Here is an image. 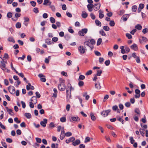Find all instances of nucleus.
Instances as JSON below:
<instances>
[{
	"label": "nucleus",
	"instance_id": "60",
	"mask_svg": "<svg viewBox=\"0 0 148 148\" xmlns=\"http://www.w3.org/2000/svg\"><path fill=\"white\" fill-rule=\"evenodd\" d=\"M14 121L17 123H20V121L18 120V118L17 117L15 118L14 119Z\"/></svg>",
	"mask_w": 148,
	"mask_h": 148
},
{
	"label": "nucleus",
	"instance_id": "54",
	"mask_svg": "<svg viewBox=\"0 0 148 148\" xmlns=\"http://www.w3.org/2000/svg\"><path fill=\"white\" fill-rule=\"evenodd\" d=\"M58 40V38L57 37H54L52 38V41L55 42H57Z\"/></svg>",
	"mask_w": 148,
	"mask_h": 148
},
{
	"label": "nucleus",
	"instance_id": "36",
	"mask_svg": "<svg viewBox=\"0 0 148 148\" xmlns=\"http://www.w3.org/2000/svg\"><path fill=\"white\" fill-rule=\"evenodd\" d=\"M124 47L122 46L120 47V48L121 49V53L123 54H124L125 53V50L124 49Z\"/></svg>",
	"mask_w": 148,
	"mask_h": 148
},
{
	"label": "nucleus",
	"instance_id": "32",
	"mask_svg": "<svg viewBox=\"0 0 148 148\" xmlns=\"http://www.w3.org/2000/svg\"><path fill=\"white\" fill-rule=\"evenodd\" d=\"M49 20L50 22L52 23H54L56 22L55 19L53 17H50Z\"/></svg>",
	"mask_w": 148,
	"mask_h": 148
},
{
	"label": "nucleus",
	"instance_id": "28",
	"mask_svg": "<svg viewBox=\"0 0 148 148\" xmlns=\"http://www.w3.org/2000/svg\"><path fill=\"white\" fill-rule=\"evenodd\" d=\"M134 111L137 114H138L139 116H140V112L138 108H135L134 110Z\"/></svg>",
	"mask_w": 148,
	"mask_h": 148
},
{
	"label": "nucleus",
	"instance_id": "5",
	"mask_svg": "<svg viewBox=\"0 0 148 148\" xmlns=\"http://www.w3.org/2000/svg\"><path fill=\"white\" fill-rule=\"evenodd\" d=\"M9 92L12 94H14L15 93V89L14 87L10 86L8 88Z\"/></svg>",
	"mask_w": 148,
	"mask_h": 148
},
{
	"label": "nucleus",
	"instance_id": "30",
	"mask_svg": "<svg viewBox=\"0 0 148 148\" xmlns=\"http://www.w3.org/2000/svg\"><path fill=\"white\" fill-rule=\"evenodd\" d=\"M8 40L10 42H11L13 43H15V41L12 37H9L8 38Z\"/></svg>",
	"mask_w": 148,
	"mask_h": 148
},
{
	"label": "nucleus",
	"instance_id": "43",
	"mask_svg": "<svg viewBox=\"0 0 148 148\" xmlns=\"http://www.w3.org/2000/svg\"><path fill=\"white\" fill-rule=\"evenodd\" d=\"M60 120L62 122H65L66 121V119L65 117H62L60 118Z\"/></svg>",
	"mask_w": 148,
	"mask_h": 148
},
{
	"label": "nucleus",
	"instance_id": "39",
	"mask_svg": "<svg viewBox=\"0 0 148 148\" xmlns=\"http://www.w3.org/2000/svg\"><path fill=\"white\" fill-rule=\"evenodd\" d=\"M21 25L20 22H18L16 24V27L17 28H20L21 27Z\"/></svg>",
	"mask_w": 148,
	"mask_h": 148
},
{
	"label": "nucleus",
	"instance_id": "38",
	"mask_svg": "<svg viewBox=\"0 0 148 148\" xmlns=\"http://www.w3.org/2000/svg\"><path fill=\"white\" fill-rule=\"evenodd\" d=\"M102 42V39L101 38H99L97 41V46H99L101 44Z\"/></svg>",
	"mask_w": 148,
	"mask_h": 148
},
{
	"label": "nucleus",
	"instance_id": "20",
	"mask_svg": "<svg viewBox=\"0 0 148 148\" xmlns=\"http://www.w3.org/2000/svg\"><path fill=\"white\" fill-rule=\"evenodd\" d=\"M116 118L118 121L121 122L122 124H124V120L122 118H121L120 116H116Z\"/></svg>",
	"mask_w": 148,
	"mask_h": 148
},
{
	"label": "nucleus",
	"instance_id": "7",
	"mask_svg": "<svg viewBox=\"0 0 148 148\" xmlns=\"http://www.w3.org/2000/svg\"><path fill=\"white\" fill-rule=\"evenodd\" d=\"M47 123V120L46 119H43V121H42L40 122V124L41 125L44 127H45L46 126V124Z\"/></svg>",
	"mask_w": 148,
	"mask_h": 148
},
{
	"label": "nucleus",
	"instance_id": "62",
	"mask_svg": "<svg viewBox=\"0 0 148 148\" xmlns=\"http://www.w3.org/2000/svg\"><path fill=\"white\" fill-rule=\"evenodd\" d=\"M36 140L37 143H40L41 142V140L40 138H36Z\"/></svg>",
	"mask_w": 148,
	"mask_h": 148
},
{
	"label": "nucleus",
	"instance_id": "18",
	"mask_svg": "<svg viewBox=\"0 0 148 148\" xmlns=\"http://www.w3.org/2000/svg\"><path fill=\"white\" fill-rule=\"evenodd\" d=\"M129 16V14H125L122 17V18L123 21H125L127 20Z\"/></svg>",
	"mask_w": 148,
	"mask_h": 148
},
{
	"label": "nucleus",
	"instance_id": "45",
	"mask_svg": "<svg viewBox=\"0 0 148 148\" xmlns=\"http://www.w3.org/2000/svg\"><path fill=\"white\" fill-rule=\"evenodd\" d=\"M103 29L106 31H108L110 30V28L108 26H104L103 27Z\"/></svg>",
	"mask_w": 148,
	"mask_h": 148
},
{
	"label": "nucleus",
	"instance_id": "51",
	"mask_svg": "<svg viewBox=\"0 0 148 148\" xmlns=\"http://www.w3.org/2000/svg\"><path fill=\"white\" fill-rule=\"evenodd\" d=\"M31 5L33 7H35L36 5V3L35 2L33 1H32L30 2Z\"/></svg>",
	"mask_w": 148,
	"mask_h": 148
},
{
	"label": "nucleus",
	"instance_id": "6",
	"mask_svg": "<svg viewBox=\"0 0 148 148\" xmlns=\"http://www.w3.org/2000/svg\"><path fill=\"white\" fill-rule=\"evenodd\" d=\"M78 50L81 53H84L86 51V49L84 48L83 46H80L78 48Z\"/></svg>",
	"mask_w": 148,
	"mask_h": 148
},
{
	"label": "nucleus",
	"instance_id": "21",
	"mask_svg": "<svg viewBox=\"0 0 148 148\" xmlns=\"http://www.w3.org/2000/svg\"><path fill=\"white\" fill-rule=\"evenodd\" d=\"M71 120L73 121H79L80 120V119L79 118V117L77 116V117H75V116H72L71 117Z\"/></svg>",
	"mask_w": 148,
	"mask_h": 148
},
{
	"label": "nucleus",
	"instance_id": "44",
	"mask_svg": "<svg viewBox=\"0 0 148 148\" xmlns=\"http://www.w3.org/2000/svg\"><path fill=\"white\" fill-rule=\"evenodd\" d=\"M55 126L53 122H51L49 124V128H52L54 127Z\"/></svg>",
	"mask_w": 148,
	"mask_h": 148
},
{
	"label": "nucleus",
	"instance_id": "48",
	"mask_svg": "<svg viewBox=\"0 0 148 148\" xmlns=\"http://www.w3.org/2000/svg\"><path fill=\"white\" fill-rule=\"evenodd\" d=\"M126 36L129 39H131L132 37V35L129 33L126 34Z\"/></svg>",
	"mask_w": 148,
	"mask_h": 148
},
{
	"label": "nucleus",
	"instance_id": "57",
	"mask_svg": "<svg viewBox=\"0 0 148 148\" xmlns=\"http://www.w3.org/2000/svg\"><path fill=\"white\" fill-rule=\"evenodd\" d=\"M130 143L132 144H133L134 143L135 140L133 139V138L132 137H130Z\"/></svg>",
	"mask_w": 148,
	"mask_h": 148
},
{
	"label": "nucleus",
	"instance_id": "64",
	"mask_svg": "<svg viewBox=\"0 0 148 148\" xmlns=\"http://www.w3.org/2000/svg\"><path fill=\"white\" fill-rule=\"evenodd\" d=\"M90 138L89 137H87L85 138L84 142H85V143H87V142H88L90 141Z\"/></svg>",
	"mask_w": 148,
	"mask_h": 148
},
{
	"label": "nucleus",
	"instance_id": "8",
	"mask_svg": "<svg viewBox=\"0 0 148 148\" xmlns=\"http://www.w3.org/2000/svg\"><path fill=\"white\" fill-rule=\"evenodd\" d=\"M38 76L40 78V81L43 82H45L46 81V79L45 78V76L43 75L42 74H39L38 75Z\"/></svg>",
	"mask_w": 148,
	"mask_h": 148
},
{
	"label": "nucleus",
	"instance_id": "4",
	"mask_svg": "<svg viewBox=\"0 0 148 148\" xmlns=\"http://www.w3.org/2000/svg\"><path fill=\"white\" fill-rule=\"evenodd\" d=\"M88 31V29L87 28L82 29L81 30L78 32V34L81 36H84L85 34H86Z\"/></svg>",
	"mask_w": 148,
	"mask_h": 148
},
{
	"label": "nucleus",
	"instance_id": "56",
	"mask_svg": "<svg viewBox=\"0 0 148 148\" xmlns=\"http://www.w3.org/2000/svg\"><path fill=\"white\" fill-rule=\"evenodd\" d=\"M85 78V76L82 75H80L79 76V79L80 80H83Z\"/></svg>",
	"mask_w": 148,
	"mask_h": 148
},
{
	"label": "nucleus",
	"instance_id": "15",
	"mask_svg": "<svg viewBox=\"0 0 148 148\" xmlns=\"http://www.w3.org/2000/svg\"><path fill=\"white\" fill-rule=\"evenodd\" d=\"M130 47L132 49L135 51H137L138 49L137 45L135 44H134L130 46Z\"/></svg>",
	"mask_w": 148,
	"mask_h": 148
},
{
	"label": "nucleus",
	"instance_id": "24",
	"mask_svg": "<svg viewBox=\"0 0 148 148\" xmlns=\"http://www.w3.org/2000/svg\"><path fill=\"white\" fill-rule=\"evenodd\" d=\"M99 18H102L104 16V14H102V13H103V12L101 10H99Z\"/></svg>",
	"mask_w": 148,
	"mask_h": 148
},
{
	"label": "nucleus",
	"instance_id": "14",
	"mask_svg": "<svg viewBox=\"0 0 148 148\" xmlns=\"http://www.w3.org/2000/svg\"><path fill=\"white\" fill-rule=\"evenodd\" d=\"M5 108L7 112L10 115L13 116L14 114V113L13 112L12 110L11 109L9 108L8 107H6Z\"/></svg>",
	"mask_w": 148,
	"mask_h": 148
},
{
	"label": "nucleus",
	"instance_id": "10",
	"mask_svg": "<svg viewBox=\"0 0 148 148\" xmlns=\"http://www.w3.org/2000/svg\"><path fill=\"white\" fill-rule=\"evenodd\" d=\"M142 39H139V42L141 44H144L145 42L147 41V39L144 36L142 37Z\"/></svg>",
	"mask_w": 148,
	"mask_h": 148
},
{
	"label": "nucleus",
	"instance_id": "55",
	"mask_svg": "<svg viewBox=\"0 0 148 148\" xmlns=\"http://www.w3.org/2000/svg\"><path fill=\"white\" fill-rule=\"evenodd\" d=\"M112 109L114 111H116L118 109V106L116 105L113 106L112 107Z\"/></svg>",
	"mask_w": 148,
	"mask_h": 148
},
{
	"label": "nucleus",
	"instance_id": "16",
	"mask_svg": "<svg viewBox=\"0 0 148 148\" xmlns=\"http://www.w3.org/2000/svg\"><path fill=\"white\" fill-rule=\"evenodd\" d=\"M75 140V138L74 137H72L69 138V139H67L65 142L67 144L69 143L70 142H73Z\"/></svg>",
	"mask_w": 148,
	"mask_h": 148
},
{
	"label": "nucleus",
	"instance_id": "50",
	"mask_svg": "<svg viewBox=\"0 0 148 148\" xmlns=\"http://www.w3.org/2000/svg\"><path fill=\"white\" fill-rule=\"evenodd\" d=\"M92 73V71L91 70L88 71L85 74L86 75H91Z\"/></svg>",
	"mask_w": 148,
	"mask_h": 148
},
{
	"label": "nucleus",
	"instance_id": "37",
	"mask_svg": "<svg viewBox=\"0 0 148 148\" xmlns=\"http://www.w3.org/2000/svg\"><path fill=\"white\" fill-rule=\"evenodd\" d=\"M102 73V71L101 70H98L97 71V73L96 75L97 76H100L101 75Z\"/></svg>",
	"mask_w": 148,
	"mask_h": 148
},
{
	"label": "nucleus",
	"instance_id": "59",
	"mask_svg": "<svg viewBox=\"0 0 148 148\" xmlns=\"http://www.w3.org/2000/svg\"><path fill=\"white\" fill-rule=\"evenodd\" d=\"M110 62V60H107L105 62V64L106 66H108L109 65Z\"/></svg>",
	"mask_w": 148,
	"mask_h": 148
},
{
	"label": "nucleus",
	"instance_id": "29",
	"mask_svg": "<svg viewBox=\"0 0 148 148\" xmlns=\"http://www.w3.org/2000/svg\"><path fill=\"white\" fill-rule=\"evenodd\" d=\"M67 87H68L69 88V90H70L69 92H71V91L72 90H74V88L72 87L71 85L70 84H68L67 85Z\"/></svg>",
	"mask_w": 148,
	"mask_h": 148
},
{
	"label": "nucleus",
	"instance_id": "33",
	"mask_svg": "<svg viewBox=\"0 0 148 148\" xmlns=\"http://www.w3.org/2000/svg\"><path fill=\"white\" fill-rule=\"evenodd\" d=\"M135 28L138 30H141L142 28V27L140 25L137 24L135 26Z\"/></svg>",
	"mask_w": 148,
	"mask_h": 148
},
{
	"label": "nucleus",
	"instance_id": "2",
	"mask_svg": "<svg viewBox=\"0 0 148 148\" xmlns=\"http://www.w3.org/2000/svg\"><path fill=\"white\" fill-rule=\"evenodd\" d=\"M111 111L110 109L104 110L101 112V114L104 117H106L110 114Z\"/></svg>",
	"mask_w": 148,
	"mask_h": 148
},
{
	"label": "nucleus",
	"instance_id": "31",
	"mask_svg": "<svg viewBox=\"0 0 148 148\" xmlns=\"http://www.w3.org/2000/svg\"><path fill=\"white\" fill-rule=\"evenodd\" d=\"M95 88L97 89H99L101 88V86L100 83L98 82V83L95 84Z\"/></svg>",
	"mask_w": 148,
	"mask_h": 148
},
{
	"label": "nucleus",
	"instance_id": "1",
	"mask_svg": "<svg viewBox=\"0 0 148 148\" xmlns=\"http://www.w3.org/2000/svg\"><path fill=\"white\" fill-rule=\"evenodd\" d=\"M6 62L4 61L3 59H2V60L1 61V64H0V67L4 71H6L8 73L10 72V71L7 68H5V63Z\"/></svg>",
	"mask_w": 148,
	"mask_h": 148
},
{
	"label": "nucleus",
	"instance_id": "9",
	"mask_svg": "<svg viewBox=\"0 0 148 148\" xmlns=\"http://www.w3.org/2000/svg\"><path fill=\"white\" fill-rule=\"evenodd\" d=\"M101 4L100 3L95 4H94V9L95 11L99 10Z\"/></svg>",
	"mask_w": 148,
	"mask_h": 148
},
{
	"label": "nucleus",
	"instance_id": "13",
	"mask_svg": "<svg viewBox=\"0 0 148 148\" xmlns=\"http://www.w3.org/2000/svg\"><path fill=\"white\" fill-rule=\"evenodd\" d=\"M94 5L92 4H88L87 5V7L88 10L89 12H91L92 11V8H94Z\"/></svg>",
	"mask_w": 148,
	"mask_h": 148
},
{
	"label": "nucleus",
	"instance_id": "17",
	"mask_svg": "<svg viewBox=\"0 0 148 148\" xmlns=\"http://www.w3.org/2000/svg\"><path fill=\"white\" fill-rule=\"evenodd\" d=\"M31 101L34 104H36L37 101V100L35 96H33L31 99Z\"/></svg>",
	"mask_w": 148,
	"mask_h": 148
},
{
	"label": "nucleus",
	"instance_id": "52",
	"mask_svg": "<svg viewBox=\"0 0 148 148\" xmlns=\"http://www.w3.org/2000/svg\"><path fill=\"white\" fill-rule=\"evenodd\" d=\"M6 140L7 142L10 143H12V140L11 138H7Z\"/></svg>",
	"mask_w": 148,
	"mask_h": 148
},
{
	"label": "nucleus",
	"instance_id": "35",
	"mask_svg": "<svg viewBox=\"0 0 148 148\" xmlns=\"http://www.w3.org/2000/svg\"><path fill=\"white\" fill-rule=\"evenodd\" d=\"M137 6L136 5H133L132 7V11L133 12H135L137 10Z\"/></svg>",
	"mask_w": 148,
	"mask_h": 148
},
{
	"label": "nucleus",
	"instance_id": "23",
	"mask_svg": "<svg viewBox=\"0 0 148 148\" xmlns=\"http://www.w3.org/2000/svg\"><path fill=\"white\" fill-rule=\"evenodd\" d=\"M82 16L83 18H86L88 16V14L85 11H83L82 12Z\"/></svg>",
	"mask_w": 148,
	"mask_h": 148
},
{
	"label": "nucleus",
	"instance_id": "19",
	"mask_svg": "<svg viewBox=\"0 0 148 148\" xmlns=\"http://www.w3.org/2000/svg\"><path fill=\"white\" fill-rule=\"evenodd\" d=\"M80 143V141L79 139L76 140L75 141L73 142L72 144L74 146H75L78 145Z\"/></svg>",
	"mask_w": 148,
	"mask_h": 148
},
{
	"label": "nucleus",
	"instance_id": "27",
	"mask_svg": "<svg viewBox=\"0 0 148 148\" xmlns=\"http://www.w3.org/2000/svg\"><path fill=\"white\" fill-rule=\"evenodd\" d=\"M95 22L97 26L100 27L101 26V23L98 20H96Z\"/></svg>",
	"mask_w": 148,
	"mask_h": 148
},
{
	"label": "nucleus",
	"instance_id": "46",
	"mask_svg": "<svg viewBox=\"0 0 148 148\" xmlns=\"http://www.w3.org/2000/svg\"><path fill=\"white\" fill-rule=\"evenodd\" d=\"M109 25L113 27L115 25V23L114 21H111L109 23Z\"/></svg>",
	"mask_w": 148,
	"mask_h": 148
},
{
	"label": "nucleus",
	"instance_id": "34",
	"mask_svg": "<svg viewBox=\"0 0 148 148\" xmlns=\"http://www.w3.org/2000/svg\"><path fill=\"white\" fill-rule=\"evenodd\" d=\"M99 33L102 36H106L107 35L103 30H101L99 31Z\"/></svg>",
	"mask_w": 148,
	"mask_h": 148
},
{
	"label": "nucleus",
	"instance_id": "11",
	"mask_svg": "<svg viewBox=\"0 0 148 148\" xmlns=\"http://www.w3.org/2000/svg\"><path fill=\"white\" fill-rule=\"evenodd\" d=\"M84 45H86L89 47L92 50L94 48V47L93 45H91L90 42L89 41H86L84 42Z\"/></svg>",
	"mask_w": 148,
	"mask_h": 148
},
{
	"label": "nucleus",
	"instance_id": "3",
	"mask_svg": "<svg viewBox=\"0 0 148 148\" xmlns=\"http://www.w3.org/2000/svg\"><path fill=\"white\" fill-rule=\"evenodd\" d=\"M58 87L61 91H64L66 89V86L64 83H60L58 85Z\"/></svg>",
	"mask_w": 148,
	"mask_h": 148
},
{
	"label": "nucleus",
	"instance_id": "22",
	"mask_svg": "<svg viewBox=\"0 0 148 148\" xmlns=\"http://www.w3.org/2000/svg\"><path fill=\"white\" fill-rule=\"evenodd\" d=\"M90 116L91 117V119L93 121H95L96 120L95 116L94 115V114L92 112H91L90 114Z\"/></svg>",
	"mask_w": 148,
	"mask_h": 148
},
{
	"label": "nucleus",
	"instance_id": "40",
	"mask_svg": "<svg viewBox=\"0 0 148 148\" xmlns=\"http://www.w3.org/2000/svg\"><path fill=\"white\" fill-rule=\"evenodd\" d=\"M139 131L140 134L143 136H144L145 132L143 131V130L140 128L139 129Z\"/></svg>",
	"mask_w": 148,
	"mask_h": 148
},
{
	"label": "nucleus",
	"instance_id": "63",
	"mask_svg": "<svg viewBox=\"0 0 148 148\" xmlns=\"http://www.w3.org/2000/svg\"><path fill=\"white\" fill-rule=\"evenodd\" d=\"M108 97L109 96L108 95H105L103 101L105 102L108 98Z\"/></svg>",
	"mask_w": 148,
	"mask_h": 148
},
{
	"label": "nucleus",
	"instance_id": "47",
	"mask_svg": "<svg viewBox=\"0 0 148 148\" xmlns=\"http://www.w3.org/2000/svg\"><path fill=\"white\" fill-rule=\"evenodd\" d=\"M12 13L9 12H8L7 15V17L8 18H10L12 17Z\"/></svg>",
	"mask_w": 148,
	"mask_h": 148
},
{
	"label": "nucleus",
	"instance_id": "41",
	"mask_svg": "<svg viewBox=\"0 0 148 148\" xmlns=\"http://www.w3.org/2000/svg\"><path fill=\"white\" fill-rule=\"evenodd\" d=\"M78 84L79 87L82 86L84 85V82L82 81H80L78 82Z\"/></svg>",
	"mask_w": 148,
	"mask_h": 148
},
{
	"label": "nucleus",
	"instance_id": "61",
	"mask_svg": "<svg viewBox=\"0 0 148 148\" xmlns=\"http://www.w3.org/2000/svg\"><path fill=\"white\" fill-rule=\"evenodd\" d=\"M1 143L3 146L5 148H7V145L5 142H1Z\"/></svg>",
	"mask_w": 148,
	"mask_h": 148
},
{
	"label": "nucleus",
	"instance_id": "53",
	"mask_svg": "<svg viewBox=\"0 0 148 148\" xmlns=\"http://www.w3.org/2000/svg\"><path fill=\"white\" fill-rule=\"evenodd\" d=\"M142 32L144 34H145L146 33L148 32V29L145 28L143 29L142 31Z\"/></svg>",
	"mask_w": 148,
	"mask_h": 148
},
{
	"label": "nucleus",
	"instance_id": "26",
	"mask_svg": "<svg viewBox=\"0 0 148 148\" xmlns=\"http://www.w3.org/2000/svg\"><path fill=\"white\" fill-rule=\"evenodd\" d=\"M25 115L27 119H30L32 117L31 114L29 113H26Z\"/></svg>",
	"mask_w": 148,
	"mask_h": 148
},
{
	"label": "nucleus",
	"instance_id": "58",
	"mask_svg": "<svg viewBox=\"0 0 148 148\" xmlns=\"http://www.w3.org/2000/svg\"><path fill=\"white\" fill-rule=\"evenodd\" d=\"M33 11L36 13H38L39 12V11L37 8H34Z\"/></svg>",
	"mask_w": 148,
	"mask_h": 148
},
{
	"label": "nucleus",
	"instance_id": "12",
	"mask_svg": "<svg viewBox=\"0 0 148 148\" xmlns=\"http://www.w3.org/2000/svg\"><path fill=\"white\" fill-rule=\"evenodd\" d=\"M66 99L67 101H68L71 97V92L69 91V90H67V88L66 89Z\"/></svg>",
	"mask_w": 148,
	"mask_h": 148
},
{
	"label": "nucleus",
	"instance_id": "49",
	"mask_svg": "<svg viewBox=\"0 0 148 148\" xmlns=\"http://www.w3.org/2000/svg\"><path fill=\"white\" fill-rule=\"evenodd\" d=\"M90 43L91 45H93L95 44V41L93 39H91L90 40Z\"/></svg>",
	"mask_w": 148,
	"mask_h": 148
},
{
	"label": "nucleus",
	"instance_id": "42",
	"mask_svg": "<svg viewBox=\"0 0 148 148\" xmlns=\"http://www.w3.org/2000/svg\"><path fill=\"white\" fill-rule=\"evenodd\" d=\"M72 135V133L70 132H67L65 133V136L66 137H69Z\"/></svg>",
	"mask_w": 148,
	"mask_h": 148
},
{
	"label": "nucleus",
	"instance_id": "25",
	"mask_svg": "<svg viewBox=\"0 0 148 148\" xmlns=\"http://www.w3.org/2000/svg\"><path fill=\"white\" fill-rule=\"evenodd\" d=\"M45 42L48 45H50L53 43L51 40L49 38H47L45 40Z\"/></svg>",
	"mask_w": 148,
	"mask_h": 148
}]
</instances>
